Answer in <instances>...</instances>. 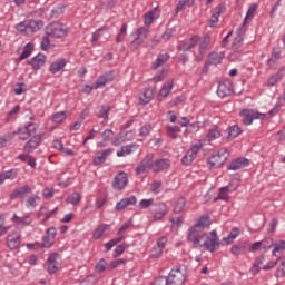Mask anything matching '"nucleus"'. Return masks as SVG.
Listing matches in <instances>:
<instances>
[{
    "instance_id": "53",
    "label": "nucleus",
    "mask_w": 285,
    "mask_h": 285,
    "mask_svg": "<svg viewBox=\"0 0 285 285\" xmlns=\"http://www.w3.org/2000/svg\"><path fill=\"white\" fill-rule=\"evenodd\" d=\"M151 130H153V125L146 124L145 126H142L140 128L139 137H148V135H150Z\"/></svg>"
},
{
    "instance_id": "57",
    "label": "nucleus",
    "mask_w": 285,
    "mask_h": 285,
    "mask_svg": "<svg viewBox=\"0 0 285 285\" xmlns=\"http://www.w3.org/2000/svg\"><path fill=\"white\" fill-rule=\"evenodd\" d=\"M6 224V217L0 214V237H3L6 233H8V227L4 226Z\"/></svg>"
},
{
    "instance_id": "5",
    "label": "nucleus",
    "mask_w": 285,
    "mask_h": 285,
    "mask_svg": "<svg viewBox=\"0 0 285 285\" xmlns=\"http://www.w3.org/2000/svg\"><path fill=\"white\" fill-rule=\"evenodd\" d=\"M204 146L203 140H198L195 145L191 146V148L186 153V155L181 159L183 166H190L193 161L197 158V153L202 150V147Z\"/></svg>"
},
{
    "instance_id": "16",
    "label": "nucleus",
    "mask_w": 285,
    "mask_h": 285,
    "mask_svg": "<svg viewBox=\"0 0 285 285\" xmlns=\"http://www.w3.org/2000/svg\"><path fill=\"white\" fill-rule=\"evenodd\" d=\"M197 43H199V36H194V37L183 41L178 46V50H180L181 52H188V50H193V48H195V46H197Z\"/></svg>"
},
{
    "instance_id": "55",
    "label": "nucleus",
    "mask_w": 285,
    "mask_h": 285,
    "mask_svg": "<svg viewBox=\"0 0 285 285\" xmlns=\"http://www.w3.org/2000/svg\"><path fill=\"white\" fill-rule=\"evenodd\" d=\"M228 190H229L228 186L220 187L217 199H223L224 202H228V195H226Z\"/></svg>"
},
{
    "instance_id": "58",
    "label": "nucleus",
    "mask_w": 285,
    "mask_h": 285,
    "mask_svg": "<svg viewBox=\"0 0 285 285\" xmlns=\"http://www.w3.org/2000/svg\"><path fill=\"white\" fill-rule=\"evenodd\" d=\"M148 170L150 169L141 160L139 165L136 167V175H144V173H148Z\"/></svg>"
},
{
    "instance_id": "18",
    "label": "nucleus",
    "mask_w": 285,
    "mask_h": 285,
    "mask_svg": "<svg viewBox=\"0 0 285 285\" xmlns=\"http://www.w3.org/2000/svg\"><path fill=\"white\" fill-rule=\"evenodd\" d=\"M110 155H112V149H105L96 153V156L94 157V165L101 166Z\"/></svg>"
},
{
    "instance_id": "44",
    "label": "nucleus",
    "mask_w": 285,
    "mask_h": 285,
    "mask_svg": "<svg viewBox=\"0 0 285 285\" xmlns=\"http://www.w3.org/2000/svg\"><path fill=\"white\" fill-rule=\"evenodd\" d=\"M124 242V235L118 236L117 238H114L105 244L106 250H111L114 246H117V244H121Z\"/></svg>"
},
{
    "instance_id": "3",
    "label": "nucleus",
    "mask_w": 285,
    "mask_h": 285,
    "mask_svg": "<svg viewBox=\"0 0 285 285\" xmlns=\"http://www.w3.org/2000/svg\"><path fill=\"white\" fill-rule=\"evenodd\" d=\"M208 226H210V216H200L197 219L196 224L189 227L187 239H193L194 237L199 236V233H204V230H206Z\"/></svg>"
},
{
    "instance_id": "35",
    "label": "nucleus",
    "mask_w": 285,
    "mask_h": 285,
    "mask_svg": "<svg viewBox=\"0 0 285 285\" xmlns=\"http://www.w3.org/2000/svg\"><path fill=\"white\" fill-rule=\"evenodd\" d=\"M273 250L272 254L277 257V255H282V253H284L285 250V240H277L276 243H274L273 245Z\"/></svg>"
},
{
    "instance_id": "24",
    "label": "nucleus",
    "mask_w": 285,
    "mask_h": 285,
    "mask_svg": "<svg viewBox=\"0 0 285 285\" xmlns=\"http://www.w3.org/2000/svg\"><path fill=\"white\" fill-rule=\"evenodd\" d=\"M243 32H244V27L240 26L237 30V37L234 39L232 43L233 50H239V48L244 46V36H242Z\"/></svg>"
},
{
    "instance_id": "33",
    "label": "nucleus",
    "mask_w": 285,
    "mask_h": 285,
    "mask_svg": "<svg viewBox=\"0 0 285 285\" xmlns=\"http://www.w3.org/2000/svg\"><path fill=\"white\" fill-rule=\"evenodd\" d=\"M168 59H170V55L159 53L156 61L153 63L154 70H157V68H159V66H164V63H166V61H168Z\"/></svg>"
},
{
    "instance_id": "1",
    "label": "nucleus",
    "mask_w": 285,
    "mask_h": 285,
    "mask_svg": "<svg viewBox=\"0 0 285 285\" xmlns=\"http://www.w3.org/2000/svg\"><path fill=\"white\" fill-rule=\"evenodd\" d=\"M187 239L193 243V248H205L209 253L219 250V237L217 236V230H212L209 234H202Z\"/></svg>"
},
{
    "instance_id": "29",
    "label": "nucleus",
    "mask_w": 285,
    "mask_h": 285,
    "mask_svg": "<svg viewBox=\"0 0 285 285\" xmlns=\"http://www.w3.org/2000/svg\"><path fill=\"white\" fill-rule=\"evenodd\" d=\"M109 228H110L109 224L99 225L92 234L94 239H101V237L104 236V233H106V230H108Z\"/></svg>"
},
{
    "instance_id": "56",
    "label": "nucleus",
    "mask_w": 285,
    "mask_h": 285,
    "mask_svg": "<svg viewBox=\"0 0 285 285\" xmlns=\"http://www.w3.org/2000/svg\"><path fill=\"white\" fill-rule=\"evenodd\" d=\"M164 250L157 246L153 247L151 250H150V256L154 258V259H159V257H161Z\"/></svg>"
},
{
    "instance_id": "48",
    "label": "nucleus",
    "mask_w": 285,
    "mask_h": 285,
    "mask_svg": "<svg viewBox=\"0 0 285 285\" xmlns=\"http://www.w3.org/2000/svg\"><path fill=\"white\" fill-rule=\"evenodd\" d=\"M67 202L69 204H72V206H77V204H79V202H81V194L79 193H72L68 198Z\"/></svg>"
},
{
    "instance_id": "20",
    "label": "nucleus",
    "mask_w": 285,
    "mask_h": 285,
    "mask_svg": "<svg viewBox=\"0 0 285 285\" xmlns=\"http://www.w3.org/2000/svg\"><path fill=\"white\" fill-rule=\"evenodd\" d=\"M49 37H55L56 39H61L68 35V29L63 24H58L52 27L51 32H47Z\"/></svg>"
},
{
    "instance_id": "10",
    "label": "nucleus",
    "mask_w": 285,
    "mask_h": 285,
    "mask_svg": "<svg viewBox=\"0 0 285 285\" xmlns=\"http://www.w3.org/2000/svg\"><path fill=\"white\" fill-rule=\"evenodd\" d=\"M154 219L159 220L164 219L168 215V206L165 205V203H156L150 208Z\"/></svg>"
},
{
    "instance_id": "22",
    "label": "nucleus",
    "mask_w": 285,
    "mask_h": 285,
    "mask_svg": "<svg viewBox=\"0 0 285 285\" xmlns=\"http://www.w3.org/2000/svg\"><path fill=\"white\" fill-rule=\"evenodd\" d=\"M170 168L169 159H159L154 163L153 173H161L164 170H168Z\"/></svg>"
},
{
    "instance_id": "52",
    "label": "nucleus",
    "mask_w": 285,
    "mask_h": 285,
    "mask_svg": "<svg viewBox=\"0 0 285 285\" xmlns=\"http://www.w3.org/2000/svg\"><path fill=\"white\" fill-rule=\"evenodd\" d=\"M153 159H155V154H148L144 159L142 163L147 165L149 170H153V166H155V163H153Z\"/></svg>"
},
{
    "instance_id": "15",
    "label": "nucleus",
    "mask_w": 285,
    "mask_h": 285,
    "mask_svg": "<svg viewBox=\"0 0 285 285\" xmlns=\"http://www.w3.org/2000/svg\"><path fill=\"white\" fill-rule=\"evenodd\" d=\"M27 63L31 66L33 70H41V68L46 66V55L38 53L37 56L28 60Z\"/></svg>"
},
{
    "instance_id": "14",
    "label": "nucleus",
    "mask_w": 285,
    "mask_h": 285,
    "mask_svg": "<svg viewBox=\"0 0 285 285\" xmlns=\"http://www.w3.org/2000/svg\"><path fill=\"white\" fill-rule=\"evenodd\" d=\"M7 246L10 250H17L21 246V236L17 232H12L7 236Z\"/></svg>"
},
{
    "instance_id": "4",
    "label": "nucleus",
    "mask_w": 285,
    "mask_h": 285,
    "mask_svg": "<svg viewBox=\"0 0 285 285\" xmlns=\"http://www.w3.org/2000/svg\"><path fill=\"white\" fill-rule=\"evenodd\" d=\"M239 116L242 117L243 124L245 126H250V124H253L255 119H261V120L266 119V114L255 111L254 109H243L239 112Z\"/></svg>"
},
{
    "instance_id": "40",
    "label": "nucleus",
    "mask_w": 285,
    "mask_h": 285,
    "mask_svg": "<svg viewBox=\"0 0 285 285\" xmlns=\"http://www.w3.org/2000/svg\"><path fill=\"white\" fill-rule=\"evenodd\" d=\"M210 45V36L206 35L199 45V55H206L208 46Z\"/></svg>"
},
{
    "instance_id": "8",
    "label": "nucleus",
    "mask_w": 285,
    "mask_h": 285,
    "mask_svg": "<svg viewBox=\"0 0 285 285\" xmlns=\"http://www.w3.org/2000/svg\"><path fill=\"white\" fill-rule=\"evenodd\" d=\"M166 277L169 285H184V282H186V276L181 273V268L171 269Z\"/></svg>"
},
{
    "instance_id": "2",
    "label": "nucleus",
    "mask_w": 285,
    "mask_h": 285,
    "mask_svg": "<svg viewBox=\"0 0 285 285\" xmlns=\"http://www.w3.org/2000/svg\"><path fill=\"white\" fill-rule=\"evenodd\" d=\"M42 28L43 21L41 20H24L16 26V30L22 32V35H35V32H39Z\"/></svg>"
},
{
    "instance_id": "64",
    "label": "nucleus",
    "mask_w": 285,
    "mask_h": 285,
    "mask_svg": "<svg viewBox=\"0 0 285 285\" xmlns=\"http://www.w3.org/2000/svg\"><path fill=\"white\" fill-rule=\"evenodd\" d=\"M59 263H48V273L49 275H55L59 271Z\"/></svg>"
},
{
    "instance_id": "62",
    "label": "nucleus",
    "mask_w": 285,
    "mask_h": 285,
    "mask_svg": "<svg viewBox=\"0 0 285 285\" xmlns=\"http://www.w3.org/2000/svg\"><path fill=\"white\" fill-rule=\"evenodd\" d=\"M108 83V81L106 80V78L104 76H100L97 80H96V87L95 89H99V88H106V85Z\"/></svg>"
},
{
    "instance_id": "28",
    "label": "nucleus",
    "mask_w": 285,
    "mask_h": 285,
    "mask_svg": "<svg viewBox=\"0 0 285 285\" xmlns=\"http://www.w3.org/2000/svg\"><path fill=\"white\" fill-rule=\"evenodd\" d=\"M174 86H175V82L173 81V79L167 80L163 85V87L159 91V97H163V99H166V97H168V95H170V90H173Z\"/></svg>"
},
{
    "instance_id": "19",
    "label": "nucleus",
    "mask_w": 285,
    "mask_h": 285,
    "mask_svg": "<svg viewBox=\"0 0 285 285\" xmlns=\"http://www.w3.org/2000/svg\"><path fill=\"white\" fill-rule=\"evenodd\" d=\"M41 144V135L33 136L26 145L24 150L26 153H35L37 148H39V145Z\"/></svg>"
},
{
    "instance_id": "26",
    "label": "nucleus",
    "mask_w": 285,
    "mask_h": 285,
    "mask_svg": "<svg viewBox=\"0 0 285 285\" xmlns=\"http://www.w3.org/2000/svg\"><path fill=\"white\" fill-rule=\"evenodd\" d=\"M11 222H14L19 226H30V224H32V218L30 217V215L19 217L17 214H14L11 218Z\"/></svg>"
},
{
    "instance_id": "13",
    "label": "nucleus",
    "mask_w": 285,
    "mask_h": 285,
    "mask_svg": "<svg viewBox=\"0 0 285 285\" xmlns=\"http://www.w3.org/2000/svg\"><path fill=\"white\" fill-rule=\"evenodd\" d=\"M250 165V160H248V158H237L232 160L228 165H227V170H242V168H246Z\"/></svg>"
},
{
    "instance_id": "60",
    "label": "nucleus",
    "mask_w": 285,
    "mask_h": 285,
    "mask_svg": "<svg viewBox=\"0 0 285 285\" xmlns=\"http://www.w3.org/2000/svg\"><path fill=\"white\" fill-rule=\"evenodd\" d=\"M175 32H177V29H175V28L166 29V31L163 33L161 38L165 41H168L170 39V37H173V35H175Z\"/></svg>"
},
{
    "instance_id": "17",
    "label": "nucleus",
    "mask_w": 285,
    "mask_h": 285,
    "mask_svg": "<svg viewBox=\"0 0 285 285\" xmlns=\"http://www.w3.org/2000/svg\"><path fill=\"white\" fill-rule=\"evenodd\" d=\"M135 204H137L136 196L122 198L116 204V210H118V213L121 210H126V208H128V206H135Z\"/></svg>"
},
{
    "instance_id": "6",
    "label": "nucleus",
    "mask_w": 285,
    "mask_h": 285,
    "mask_svg": "<svg viewBox=\"0 0 285 285\" xmlns=\"http://www.w3.org/2000/svg\"><path fill=\"white\" fill-rule=\"evenodd\" d=\"M225 153H227L226 149H220L218 150V154L212 155L207 159L209 168H222L226 163V159H228V155L224 156Z\"/></svg>"
},
{
    "instance_id": "45",
    "label": "nucleus",
    "mask_w": 285,
    "mask_h": 285,
    "mask_svg": "<svg viewBox=\"0 0 285 285\" xmlns=\"http://www.w3.org/2000/svg\"><path fill=\"white\" fill-rule=\"evenodd\" d=\"M32 55V43H27L23 48L22 53L19 56V61H23V59H28Z\"/></svg>"
},
{
    "instance_id": "25",
    "label": "nucleus",
    "mask_w": 285,
    "mask_h": 285,
    "mask_svg": "<svg viewBox=\"0 0 285 285\" xmlns=\"http://www.w3.org/2000/svg\"><path fill=\"white\" fill-rule=\"evenodd\" d=\"M247 248H248V246L246 245V242H243V243H239V244H236V245L232 246L230 253L235 257H238V255H246V249Z\"/></svg>"
},
{
    "instance_id": "41",
    "label": "nucleus",
    "mask_w": 285,
    "mask_h": 285,
    "mask_svg": "<svg viewBox=\"0 0 285 285\" xmlns=\"http://www.w3.org/2000/svg\"><path fill=\"white\" fill-rule=\"evenodd\" d=\"M128 24L124 23L120 27V31L116 37V43H121V41H124V39H126V35H128Z\"/></svg>"
},
{
    "instance_id": "30",
    "label": "nucleus",
    "mask_w": 285,
    "mask_h": 285,
    "mask_svg": "<svg viewBox=\"0 0 285 285\" xmlns=\"http://www.w3.org/2000/svg\"><path fill=\"white\" fill-rule=\"evenodd\" d=\"M222 59H224V53L212 52L208 56L207 62L212 66H217L222 63Z\"/></svg>"
},
{
    "instance_id": "36",
    "label": "nucleus",
    "mask_w": 285,
    "mask_h": 285,
    "mask_svg": "<svg viewBox=\"0 0 285 285\" xmlns=\"http://www.w3.org/2000/svg\"><path fill=\"white\" fill-rule=\"evenodd\" d=\"M184 208H186V198L180 197L174 204L173 210H174V213L179 214V213H184Z\"/></svg>"
},
{
    "instance_id": "9",
    "label": "nucleus",
    "mask_w": 285,
    "mask_h": 285,
    "mask_svg": "<svg viewBox=\"0 0 285 285\" xmlns=\"http://www.w3.org/2000/svg\"><path fill=\"white\" fill-rule=\"evenodd\" d=\"M114 190H124L126 186H128V174L125 171L118 173L114 177V181L111 183Z\"/></svg>"
},
{
    "instance_id": "49",
    "label": "nucleus",
    "mask_w": 285,
    "mask_h": 285,
    "mask_svg": "<svg viewBox=\"0 0 285 285\" xmlns=\"http://www.w3.org/2000/svg\"><path fill=\"white\" fill-rule=\"evenodd\" d=\"M108 112H110V106H101L99 112L97 114V117H100L101 119H105V121H108Z\"/></svg>"
},
{
    "instance_id": "59",
    "label": "nucleus",
    "mask_w": 285,
    "mask_h": 285,
    "mask_svg": "<svg viewBox=\"0 0 285 285\" xmlns=\"http://www.w3.org/2000/svg\"><path fill=\"white\" fill-rule=\"evenodd\" d=\"M126 252V243L118 245L114 250V257H119Z\"/></svg>"
},
{
    "instance_id": "21",
    "label": "nucleus",
    "mask_w": 285,
    "mask_h": 285,
    "mask_svg": "<svg viewBox=\"0 0 285 285\" xmlns=\"http://www.w3.org/2000/svg\"><path fill=\"white\" fill-rule=\"evenodd\" d=\"M217 95L218 97H220V99L229 97V95H233V89L230 88V83L219 82L217 88Z\"/></svg>"
},
{
    "instance_id": "43",
    "label": "nucleus",
    "mask_w": 285,
    "mask_h": 285,
    "mask_svg": "<svg viewBox=\"0 0 285 285\" xmlns=\"http://www.w3.org/2000/svg\"><path fill=\"white\" fill-rule=\"evenodd\" d=\"M40 198L38 195L29 196L26 203L28 208H37L39 206Z\"/></svg>"
},
{
    "instance_id": "12",
    "label": "nucleus",
    "mask_w": 285,
    "mask_h": 285,
    "mask_svg": "<svg viewBox=\"0 0 285 285\" xmlns=\"http://www.w3.org/2000/svg\"><path fill=\"white\" fill-rule=\"evenodd\" d=\"M57 237V229L50 227L47 229L46 235L42 237V243H40L41 248H51L55 244V238Z\"/></svg>"
},
{
    "instance_id": "11",
    "label": "nucleus",
    "mask_w": 285,
    "mask_h": 285,
    "mask_svg": "<svg viewBox=\"0 0 285 285\" xmlns=\"http://www.w3.org/2000/svg\"><path fill=\"white\" fill-rule=\"evenodd\" d=\"M31 193L32 187H30V185H24L22 187L14 189L9 195V199H11V202H14V199H26V197H28V195H30Z\"/></svg>"
},
{
    "instance_id": "7",
    "label": "nucleus",
    "mask_w": 285,
    "mask_h": 285,
    "mask_svg": "<svg viewBox=\"0 0 285 285\" xmlns=\"http://www.w3.org/2000/svg\"><path fill=\"white\" fill-rule=\"evenodd\" d=\"M149 30L146 27H140L137 29L136 33H134V40L131 41V48L137 50L146 39H148Z\"/></svg>"
},
{
    "instance_id": "27",
    "label": "nucleus",
    "mask_w": 285,
    "mask_h": 285,
    "mask_svg": "<svg viewBox=\"0 0 285 285\" xmlns=\"http://www.w3.org/2000/svg\"><path fill=\"white\" fill-rule=\"evenodd\" d=\"M18 175H19V169L17 168L10 169L8 171H3L2 174H0V186L7 179H17Z\"/></svg>"
},
{
    "instance_id": "31",
    "label": "nucleus",
    "mask_w": 285,
    "mask_h": 285,
    "mask_svg": "<svg viewBox=\"0 0 285 285\" xmlns=\"http://www.w3.org/2000/svg\"><path fill=\"white\" fill-rule=\"evenodd\" d=\"M222 137V131L219 130L218 127H214L208 130L206 135V140L207 141H215V139H219Z\"/></svg>"
},
{
    "instance_id": "37",
    "label": "nucleus",
    "mask_w": 285,
    "mask_h": 285,
    "mask_svg": "<svg viewBox=\"0 0 285 285\" xmlns=\"http://www.w3.org/2000/svg\"><path fill=\"white\" fill-rule=\"evenodd\" d=\"M228 132V139H235L236 137H239L242 135V128L239 126L234 125L227 129Z\"/></svg>"
},
{
    "instance_id": "51",
    "label": "nucleus",
    "mask_w": 285,
    "mask_h": 285,
    "mask_svg": "<svg viewBox=\"0 0 285 285\" xmlns=\"http://www.w3.org/2000/svg\"><path fill=\"white\" fill-rule=\"evenodd\" d=\"M282 72H276L275 75L271 76L268 79H267V86H275V83H277V81H281L282 79Z\"/></svg>"
},
{
    "instance_id": "46",
    "label": "nucleus",
    "mask_w": 285,
    "mask_h": 285,
    "mask_svg": "<svg viewBox=\"0 0 285 285\" xmlns=\"http://www.w3.org/2000/svg\"><path fill=\"white\" fill-rule=\"evenodd\" d=\"M262 244V248L266 252L271 250V248H273L275 242L273 240V238L268 237V238H264L263 240H261Z\"/></svg>"
},
{
    "instance_id": "47",
    "label": "nucleus",
    "mask_w": 285,
    "mask_h": 285,
    "mask_svg": "<svg viewBox=\"0 0 285 285\" xmlns=\"http://www.w3.org/2000/svg\"><path fill=\"white\" fill-rule=\"evenodd\" d=\"M68 115H66L65 111L56 112L52 117L53 124H61L62 121H66Z\"/></svg>"
},
{
    "instance_id": "34",
    "label": "nucleus",
    "mask_w": 285,
    "mask_h": 285,
    "mask_svg": "<svg viewBox=\"0 0 285 285\" xmlns=\"http://www.w3.org/2000/svg\"><path fill=\"white\" fill-rule=\"evenodd\" d=\"M102 141L99 142V146H106L107 141H112L115 137V131L112 129H105L101 134Z\"/></svg>"
},
{
    "instance_id": "50",
    "label": "nucleus",
    "mask_w": 285,
    "mask_h": 285,
    "mask_svg": "<svg viewBox=\"0 0 285 285\" xmlns=\"http://www.w3.org/2000/svg\"><path fill=\"white\" fill-rule=\"evenodd\" d=\"M24 131L27 134V137H32V135H35L37 132V125L35 122H29L24 127Z\"/></svg>"
},
{
    "instance_id": "54",
    "label": "nucleus",
    "mask_w": 285,
    "mask_h": 285,
    "mask_svg": "<svg viewBox=\"0 0 285 285\" xmlns=\"http://www.w3.org/2000/svg\"><path fill=\"white\" fill-rule=\"evenodd\" d=\"M150 190L155 195H159L161 193V181L159 180H154L150 185Z\"/></svg>"
},
{
    "instance_id": "32",
    "label": "nucleus",
    "mask_w": 285,
    "mask_h": 285,
    "mask_svg": "<svg viewBox=\"0 0 285 285\" xmlns=\"http://www.w3.org/2000/svg\"><path fill=\"white\" fill-rule=\"evenodd\" d=\"M140 106H146L153 101V90L146 89L139 97Z\"/></svg>"
},
{
    "instance_id": "61",
    "label": "nucleus",
    "mask_w": 285,
    "mask_h": 285,
    "mask_svg": "<svg viewBox=\"0 0 285 285\" xmlns=\"http://www.w3.org/2000/svg\"><path fill=\"white\" fill-rule=\"evenodd\" d=\"M106 266H108V263H106V259L101 258L97 264H96V271L98 273H104L106 271Z\"/></svg>"
},
{
    "instance_id": "23",
    "label": "nucleus",
    "mask_w": 285,
    "mask_h": 285,
    "mask_svg": "<svg viewBox=\"0 0 285 285\" xmlns=\"http://www.w3.org/2000/svg\"><path fill=\"white\" fill-rule=\"evenodd\" d=\"M66 59L61 58L59 60L53 61L50 67H49V71L51 75H57V72L63 70V68H66Z\"/></svg>"
},
{
    "instance_id": "38",
    "label": "nucleus",
    "mask_w": 285,
    "mask_h": 285,
    "mask_svg": "<svg viewBox=\"0 0 285 285\" xmlns=\"http://www.w3.org/2000/svg\"><path fill=\"white\" fill-rule=\"evenodd\" d=\"M255 12H257V4H252L249 6L246 17L242 23V27L244 28V26H246L248 19H253L255 17Z\"/></svg>"
},
{
    "instance_id": "63",
    "label": "nucleus",
    "mask_w": 285,
    "mask_h": 285,
    "mask_svg": "<svg viewBox=\"0 0 285 285\" xmlns=\"http://www.w3.org/2000/svg\"><path fill=\"white\" fill-rule=\"evenodd\" d=\"M153 205H154L153 198L141 199L139 203V208L146 209V208H150V206Z\"/></svg>"
},
{
    "instance_id": "42",
    "label": "nucleus",
    "mask_w": 285,
    "mask_h": 285,
    "mask_svg": "<svg viewBox=\"0 0 285 285\" xmlns=\"http://www.w3.org/2000/svg\"><path fill=\"white\" fill-rule=\"evenodd\" d=\"M19 110H21V106L17 105L14 106L8 114L4 119L6 124H10V121H13L14 116L19 114Z\"/></svg>"
},
{
    "instance_id": "39",
    "label": "nucleus",
    "mask_w": 285,
    "mask_h": 285,
    "mask_svg": "<svg viewBox=\"0 0 285 285\" xmlns=\"http://www.w3.org/2000/svg\"><path fill=\"white\" fill-rule=\"evenodd\" d=\"M166 130L168 137H171V139H177V137H179V132H181V129L177 126H167Z\"/></svg>"
}]
</instances>
